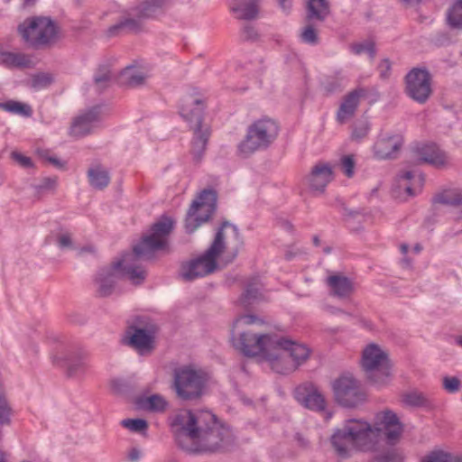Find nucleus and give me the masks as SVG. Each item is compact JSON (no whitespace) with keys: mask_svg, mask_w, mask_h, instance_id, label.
Listing matches in <instances>:
<instances>
[{"mask_svg":"<svg viewBox=\"0 0 462 462\" xmlns=\"http://www.w3.org/2000/svg\"><path fill=\"white\" fill-rule=\"evenodd\" d=\"M173 226L174 221L171 217H162L152 226L150 233L143 236L134 246L133 252L123 254L111 266L101 269L96 278L99 295H110L121 278H127L134 284L142 283L146 277V272L140 261L150 260L157 251L167 249L168 236Z\"/></svg>","mask_w":462,"mask_h":462,"instance_id":"1","label":"nucleus"},{"mask_svg":"<svg viewBox=\"0 0 462 462\" xmlns=\"http://www.w3.org/2000/svg\"><path fill=\"white\" fill-rule=\"evenodd\" d=\"M402 425L397 415L385 411L375 417L374 426L363 420L349 419L335 428L329 437L333 453L340 459H347L358 451H373L383 433L389 443H395L402 433Z\"/></svg>","mask_w":462,"mask_h":462,"instance_id":"2","label":"nucleus"},{"mask_svg":"<svg viewBox=\"0 0 462 462\" xmlns=\"http://www.w3.org/2000/svg\"><path fill=\"white\" fill-rule=\"evenodd\" d=\"M172 426L178 427L179 446L189 453L221 451L233 442L230 430L208 411L181 410L175 415Z\"/></svg>","mask_w":462,"mask_h":462,"instance_id":"3","label":"nucleus"},{"mask_svg":"<svg viewBox=\"0 0 462 462\" xmlns=\"http://www.w3.org/2000/svg\"><path fill=\"white\" fill-rule=\"evenodd\" d=\"M228 234L238 238L237 228L224 222L216 233L215 238L206 252L197 259L182 264L180 275L185 281H193L214 273L217 268V258L226 248V239Z\"/></svg>","mask_w":462,"mask_h":462,"instance_id":"4","label":"nucleus"},{"mask_svg":"<svg viewBox=\"0 0 462 462\" xmlns=\"http://www.w3.org/2000/svg\"><path fill=\"white\" fill-rule=\"evenodd\" d=\"M204 108V100L200 97L189 95L181 99L180 114L193 129L191 153L196 161L201 160L210 136L209 127L202 124Z\"/></svg>","mask_w":462,"mask_h":462,"instance_id":"5","label":"nucleus"},{"mask_svg":"<svg viewBox=\"0 0 462 462\" xmlns=\"http://www.w3.org/2000/svg\"><path fill=\"white\" fill-rule=\"evenodd\" d=\"M273 353H268L271 368L282 374H290L305 362L310 356L307 346L275 336L271 339Z\"/></svg>","mask_w":462,"mask_h":462,"instance_id":"6","label":"nucleus"},{"mask_svg":"<svg viewBox=\"0 0 462 462\" xmlns=\"http://www.w3.org/2000/svg\"><path fill=\"white\" fill-rule=\"evenodd\" d=\"M279 134V125L273 119L264 116L254 120L247 129L244 140L238 145V151L244 157L257 151L267 149Z\"/></svg>","mask_w":462,"mask_h":462,"instance_id":"7","label":"nucleus"},{"mask_svg":"<svg viewBox=\"0 0 462 462\" xmlns=\"http://www.w3.org/2000/svg\"><path fill=\"white\" fill-rule=\"evenodd\" d=\"M208 375L202 370L184 365L174 370L173 387L177 396L185 401L200 398L208 384Z\"/></svg>","mask_w":462,"mask_h":462,"instance_id":"8","label":"nucleus"},{"mask_svg":"<svg viewBox=\"0 0 462 462\" xmlns=\"http://www.w3.org/2000/svg\"><path fill=\"white\" fill-rule=\"evenodd\" d=\"M18 32L27 45L35 49L51 44L57 35L54 23L47 17H32L24 20L18 26Z\"/></svg>","mask_w":462,"mask_h":462,"instance_id":"9","label":"nucleus"},{"mask_svg":"<svg viewBox=\"0 0 462 462\" xmlns=\"http://www.w3.org/2000/svg\"><path fill=\"white\" fill-rule=\"evenodd\" d=\"M362 367L367 378L377 386L388 383L390 377L388 356L377 345L370 344L363 350Z\"/></svg>","mask_w":462,"mask_h":462,"instance_id":"10","label":"nucleus"},{"mask_svg":"<svg viewBox=\"0 0 462 462\" xmlns=\"http://www.w3.org/2000/svg\"><path fill=\"white\" fill-rule=\"evenodd\" d=\"M217 193L213 189H204L192 202L185 219L188 233L194 232L203 223L208 221L216 209Z\"/></svg>","mask_w":462,"mask_h":462,"instance_id":"11","label":"nucleus"},{"mask_svg":"<svg viewBox=\"0 0 462 462\" xmlns=\"http://www.w3.org/2000/svg\"><path fill=\"white\" fill-rule=\"evenodd\" d=\"M275 336L269 334L259 335L248 331L239 333L236 337L235 331H233L232 341L233 346L245 356H254L263 354L268 360V353H273V348L271 339H273Z\"/></svg>","mask_w":462,"mask_h":462,"instance_id":"12","label":"nucleus"},{"mask_svg":"<svg viewBox=\"0 0 462 462\" xmlns=\"http://www.w3.org/2000/svg\"><path fill=\"white\" fill-rule=\"evenodd\" d=\"M166 5L167 0H147L143 2L138 7V19L125 18L121 20L108 29V36L138 32L141 29V18H150L157 15L162 12Z\"/></svg>","mask_w":462,"mask_h":462,"instance_id":"13","label":"nucleus"},{"mask_svg":"<svg viewBox=\"0 0 462 462\" xmlns=\"http://www.w3.org/2000/svg\"><path fill=\"white\" fill-rule=\"evenodd\" d=\"M336 401L345 407H355L365 400L359 383L352 375H342L333 383Z\"/></svg>","mask_w":462,"mask_h":462,"instance_id":"14","label":"nucleus"},{"mask_svg":"<svg viewBox=\"0 0 462 462\" xmlns=\"http://www.w3.org/2000/svg\"><path fill=\"white\" fill-rule=\"evenodd\" d=\"M431 79L426 69H413L406 76V93L414 101L423 104L430 94Z\"/></svg>","mask_w":462,"mask_h":462,"instance_id":"15","label":"nucleus"},{"mask_svg":"<svg viewBox=\"0 0 462 462\" xmlns=\"http://www.w3.org/2000/svg\"><path fill=\"white\" fill-rule=\"evenodd\" d=\"M294 397L297 402L305 408L322 412L326 410V400L319 388L312 383H304L294 391Z\"/></svg>","mask_w":462,"mask_h":462,"instance_id":"16","label":"nucleus"},{"mask_svg":"<svg viewBox=\"0 0 462 462\" xmlns=\"http://www.w3.org/2000/svg\"><path fill=\"white\" fill-rule=\"evenodd\" d=\"M100 120V107H92L74 119L70 126V134L75 137L89 134L98 126Z\"/></svg>","mask_w":462,"mask_h":462,"instance_id":"17","label":"nucleus"},{"mask_svg":"<svg viewBox=\"0 0 462 462\" xmlns=\"http://www.w3.org/2000/svg\"><path fill=\"white\" fill-rule=\"evenodd\" d=\"M333 180V171L329 164L319 162L314 165L305 182L309 189L314 193H322L327 185Z\"/></svg>","mask_w":462,"mask_h":462,"instance_id":"18","label":"nucleus"},{"mask_svg":"<svg viewBox=\"0 0 462 462\" xmlns=\"http://www.w3.org/2000/svg\"><path fill=\"white\" fill-rule=\"evenodd\" d=\"M403 143L400 134H382L374 145V154L380 160L393 159Z\"/></svg>","mask_w":462,"mask_h":462,"instance_id":"19","label":"nucleus"},{"mask_svg":"<svg viewBox=\"0 0 462 462\" xmlns=\"http://www.w3.org/2000/svg\"><path fill=\"white\" fill-rule=\"evenodd\" d=\"M416 160L420 163H429L434 167H441L448 162L446 153L434 143H422L414 150Z\"/></svg>","mask_w":462,"mask_h":462,"instance_id":"20","label":"nucleus"},{"mask_svg":"<svg viewBox=\"0 0 462 462\" xmlns=\"http://www.w3.org/2000/svg\"><path fill=\"white\" fill-rule=\"evenodd\" d=\"M366 94L365 89L356 88L349 92L344 98L337 112V120L340 124L349 121L356 114L360 98Z\"/></svg>","mask_w":462,"mask_h":462,"instance_id":"21","label":"nucleus"},{"mask_svg":"<svg viewBox=\"0 0 462 462\" xmlns=\"http://www.w3.org/2000/svg\"><path fill=\"white\" fill-rule=\"evenodd\" d=\"M424 184V177L417 171H405L397 179V186L403 189L409 197H413L420 192Z\"/></svg>","mask_w":462,"mask_h":462,"instance_id":"22","label":"nucleus"},{"mask_svg":"<svg viewBox=\"0 0 462 462\" xmlns=\"http://www.w3.org/2000/svg\"><path fill=\"white\" fill-rule=\"evenodd\" d=\"M259 0H228L230 11L236 18L252 20L257 16Z\"/></svg>","mask_w":462,"mask_h":462,"instance_id":"23","label":"nucleus"},{"mask_svg":"<svg viewBox=\"0 0 462 462\" xmlns=\"http://www.w3.org/2000/svg\"><path fill=\"white\" fill-rule=\"evenodd\" d=\"M327 285L331 294L338 298H346L354 291L352 281L340 273H334L327 278Z\"/></svg>","mask_w":462,"mask_h":462,"instance_id":"24","label":"nucleus"},{"mask_svg":"<svg viewBox=\"0 0 462 462\" xmlns=\"http://www.w3.org/2000/svg\"><path fill=\"white\" fill-rule=\"evenodd\" d=\"M128 344L141 355H145L153 349V337L145 329L136 328L128 338Z\"/></svg>","mask_w":462,"mask_h":462,"instance_id":"25","label":"nucleus"},{"mask_svg":"<svg viewBox=\"0 0 462 462\" xmlns=\"http://www.w3.org/2000/svg\"><path fill=\"white\" fill-rule=\"evenodd\" d=\"M148 73L143 68L129 66L126 67L120 75L123 84L135 88L145 83Z\"/></svg>","mask_w":462,"mask_h":462,"instance_id":"26","label":"nucleus"},{"mask_svg":"<svg viewBox=\"0 0 462 462\" xmlns=\"http://www.w3.org/2000/svg\"><path fill=\"white\" fill-rule=\"evenodd\" d=\"M307 19L324 21L329 14L328 4L326 0H308Z\"/></svg>","mask_w":462,"mask_h":462,"instance_id":"27","label":"nucleus"},{"mask_svg":"<svg viewBox=\"0 0 462 462\" xmlns=\"http://www.w3.org/2000/svg\"><path fill=\"white\" fill-rule=\"evenodd\" d=\"M88 177L90 185L97 189H103L110 182L108 171L98 165L92 167L88 171Z\"/></svg>","mask_w":462,"mask_h":462,"instance_id":"28","label":"nucleus"},{"mask_svg":"<svg viewBox=\"0 0 462 462\" xmlns=\"http://www.w3.org/2000/svg\"><path fill=\"white\" fill-rule=\"evenodd\" d=\"M262 284L258 279H254L247 283L245 291L243 293L240 301L244 307H248L256 300L260 299L262 293Z\"/></svg>","mask_w":462,"mask_h":462,"instance_id":"29","label":"nucleus"},{"mask_svg":"<svg viewBox=\"0 0 462 462\" xmlns=\"http://www.w3.org/2000/svg\"><path fill=\"white\" fill-rule=\"evenodd\" d=\"M0 61L7 67H28L31 62L25 54L10 51L2 52Z\"/></svg>","mask_w":462,"mask_h":462,"instance_id":"30","label":"nucleus"},{"mask_svg":"<svg viewBox=\"0 0 462 462\" xmlns=\"http://www.w3.org/2000/svg\"><path fill=\"white\" fill-rule=\"evenodd\" d=\"M141 408L152 411H165L168 402L159 394H152L149 397L141 398L138 402Z\"/></svg>","mask_w":462,"mask_h":462,"instance_id":"31","label":"nucleus"},{"mask_svg":"<svg viewBox=\"0 0 462 462\" xmlns=\"http://www.w3.org/2000/svg\"><path fill=\"white\" fill-rule=\"evenodd\" d=\"M434 202L448 206H459L462 204V192L458 189L445 190L436 195Z\"/></svg>","mask_w":462,"mask_h":462,"instance_id":"32","label":"nucleus"},{"mask_svg":"<svg viewBox=\"0 0 462 462\" xmlns=\"http://www.w3.org/2000/svg\"><path fill=\"white\" fill-rule=\"evenodd\" d=\"M0 109L26 117L31 116L32 113L29 105L14 100H9L4 103L0 102Z\"/></svg>","mask_w":462,"mask_h":462,"instance_id":"33","label":"nucleus"},{"mask_svg":"<svg viewBox=\"0 0 462 462\" xmlns=\"http://www.w3.org/2000/svg\"><path fill=\"white\" fill-rule=\"evenodd\" d=\"M448 21L451 27L462 29V0H457L449 8Z\"/></svg>","mask_w":462,"mask_h":462,"instance_id":"34","label":"nucleus"},{"mask_svg":"<svg viewBox=\"0 0 462 462\" xmlns=\"http://www.w3.org/2000/svg\"><path fill=\"white\" fill-rule=\"evenodd\" d=\"M300 39L302 42L310 45H317L319 42V32L310 23L301 29Z\"/></svg>","mask_w":462,"mask_h":462,"instance_id":"35","label":"nucleus"},{"mask_svg":"<svg viewBox=\"0 0 462 462\" xmlns=\"http://www.w3.org/2000/svg\"><path fill=\"white\" fill-rule=\"evenodd\" d=\"M65 365L67 367V374L69 377L79 376L83 374L88 368L87 363L82 358L69 360Z\"/></svg>","mask_w":462,"mask_h":462,"instance_id":"36","label":"nucleus"},{"mask_svg":"<svg viewBox=\"0 0 462 462\" xmlns=\"http://www.w3.org/2000/svg\"><path fill=\"white\" fill-rule=\"evenodd\" d=\"M121 424L133 432H143L148 428V423L143 419H126L123 420Z\"/></svg>","mask_w":462,"mask_h":462,"instance_id":"37","label":"nucleus"},{"mask_svg":"<svg viewBox=\"0 0 462 462\" xmlns=\"http://www.w3.org/2000/svg\"><path fill=\"white\" fill-rule=\"evenodd\" d=\"M339 167L342 172L347 177L352 178L355 173L356 161L354 155H344L340 159Z\"/></svg>","mask_w":462,"mask_h":462,"instance_id":"38","label":"nucleus"},{"mask_svg":"<svg viewBox=\"0 0 462 462\" xmlns=\"http://www.w3.org/2000/svg\"><path fill=\"white\" fill-rule=\"evenodd\" d=\"M422 462H457L455 457L448 453L441 450H436L426 456Z\"/></svg>","mask_w":462,"mask_h":462,"instance_id":"39","label":"nucleus"},{"mask_svg":"<svg viewBox=\"0 0 462 462\" xmlns=\"http://www.w3.org/2000/svg\"><path fill=\"white\" fill-rule=\"evenodd\" d=\"M351 51L356 55L367 52L372 58L374 56V45L370 41H365L363 42L353 43L350 46Z\"/></svg>","mask_w":462,"mask_h":462,"instance_id":"40","label":"nucleus"},{"mask_svg":"<svg viewBox=\"0 0 462 462\" xmlns=\"http://www.w3.org/2000/svg\"><path fill=\"white\" fill-rule=\"evenodd\" d=\"M12 409L6 399L0 395V425H8L11 422Z\"/></svg>","mask_w":462,"mask_h":462,"instance_id":"41","label":"nucleus"},{"mask_svg":"<svg viewBox=\"0 0 462 462\" xmlns=\"http://www.w3.org/2000/svg\"><path fill=\"white\" fill-rule=\"evenodd\" d=\"M111 71L106 67L100 68L94 77L96 85L100 88H105L111 79Z\"/></svg>","mask_w":462,"mask_h":462,"instance_id":"42","label":"nucleus"},{"mask_svg":"<svg viewBox=\"0 0 462 462\" xmlns=\"http://www.w3.org/2000/svg\"><path fill=\"white\" fill-rule=\"evenodd\" d=\"M461 382L457 376H444L442 379V386L444 390L449 393L459 391Z\"/></svg>","mask_w":462,"mask_h":462,"instance_id":"43","label":"nucleus"},{"mask_svg":"<svg viewBox=\"0 0 462 462\" xmlns=\"http://www.w3.org/2000/svg\"><path fill=\"white\" fill-rule=\"evenodd\" d=\"M402 455L395 449L388 450L375 457L378 462H402Z\"/></svg>","mask_w":462,"mask_h":462,"instance_id":"44","label":"nucleus"},{"mask_svg":"<svg viewBox=\"0 0 462 462\" xmlns=\"http://www.w3.org/2000/svg\"><path fill=\"white\" fill-rule=\"evenodd\" d=\"M52 82V78L50 74L41 73L32 78V85L36 89H41L48 87Z\"/></svg>","mask_w":462,"mask_h":462,"instance_id":"45","label":"nucleus"},{"mask_svg":"<svg viewBox=\"0 0 462 462\" xmlns=\"http://www.w3.org/2000/svg\"><path fill=\"white\" fill-rule=\"evenodd\" d=\"M404 402L412 406H420L426 402L424 395L418 392H411L404 395Z\"/></svg>","mask_w":462,"mask_h":462,"instance_id":"46","label":"nucleus"},{"mask_svg":"<svg viewBox=\"0 0 462 462\" xmlns=\"http://www.w3.org/2000/svg\"><path fill=\"white\" fill-rule=\"evenodd\" d=\"M368 131L369 125L367 123L363 122L356 124L352 131V138L360 141L367 135Z\"/></svg>","mask_w":462,"mask_h":462,"instance_id":"47","label":"nucleus"},{"mask_svg":"<svg viewBox=\"0 0 462 462\" xmlns=\"http://www.w3.org/2000/svg\"><path fill=\"white\" fill-rule=\"evenodd\" d=\"M260 319L254 315H242L235 321V328L244 325H252L259 322Z\"/></svg>","mask_w":462,"mask_h":462,"instance_id":"48","label":"nucleus"},{"mask_svg":"<svg viewBox=\"0 0 462 462\" xmlns=\"http://www.w3.org/2000/svg\"><path fill=\"white\" fill-rule=\"evenodd\" d=\"M391 69V63L389 60H383L378 65V70L381 78L386 79L389 77Z\"/></svg>","mask_w":462,"mask_h":462,"instance_id":"49","label":"nucleus"},{"mask_svg":"<svg viewBox=\"0 0 462 462\" xmlns=\"http://www.w3.org/2000/svg\"><path fill=\"white\" fill-rule=\"evenodd\" d=\"M12 158L23 167L32 166V160L29 157H26L19 152H12Z\"/></svg>","mask_w":462,"mask_h":462,"instance_id":"50","label":"nucleus"},{"mask_svg":"<svg viewBox=\"0 0 462 462\" xmlns=\"http://www.w3.org/2000/svg\"><path fill=\"white\" fill-rule=\"evenodd\" d=\"M243 36L246 40H254L257 38V32L251 25H245L243 29Z\"/></svg>","mask_w":462,"mask_h":462,"instance_id":"51","label":"nucleus"},{"mask_svg":"<svg viewBox=\"0 0 462 462\" xmlns=\"http://www.w3.org/2000/svg\"><path fill=\"white\" fill-rule=\"evenodd\" d=\"M58 243L60 248L70 247L72 245L71 237L69 234H61L58 238Z\"/></svg>","mask_w":462,"mask_h":462,"instance_id":"52","label":"nucleus"},{"mask_svg":"<svg viewBox=\"0 0 462 462\" xmlns=\"http://www.w3.org/2000/svg\"><path fill=\"white\" fill-rule=\"evenodd\" d=\"M295 439L301 447H308L310 444L309 439L300 433L296 434Z\"/></svg>","mask_w":462,"mask_h":462,"instance_id":"53","label":"nucleus"},{"mask_svg":"<svg viewBox=\"0 0 462 462\" xmlns=\"http://www.w3.org/2000/svg\"><path fill=\"white\" fill-rule=\"evenodd\" d=\"M278 2L284 12H287L291 9V0H278Z\"/></svg>","mask_w":462,"mask_h":462,"instance_id":"54","label":"nucleus"},{"mask_svg":"<svg viewBox=\"0 0 462 462\" xmlns=\"http://www.w3.org/2000/svg\"><path fill=\"white\" fill-rule=\"evenodd\" d=\"M140 457V451L133 448L129 453V459L131 461H137Z\"/></svg>","mask_w":462,"mask_h":462,"instance_id":"55","label":"nucleus"},{"mask_svg":"<svg viewBox=\"0 0 462 462\" xmlns=\"http://www.w3.org/2000/svg\"><path fill=\"white\" fill-rule=\"evenodd\" d=\"M47 160L53 164L54 166L58 168H61L63 166V163L60 162V161L55 157H48Z\"/></svg>","mask_w":462,"mask_h":462,"instance_id":"56","label":"nucleus"},{"mask_svg":"<svg viewBox=\"0 0 462 462\" xmlns=\"http://www.w3.org/2000/svg\"><path fill=\"white\" fill-rule=\"evenodd\" d=\"M0 462H6V455L2 450H0Z\"/></svg>","mask_w":462,"mask_h":462,"instance_id":"57","label":"nucleus"},{"mask_svg":"<svg viewBox=\"0 0 462 462\" xmlns=\"http://www.w3.org/2000/svg\"><path fill=\"white\" fill-rule=\"evenodd\" d=\"M455 341H456V344H457V346H459L460 347H462V336L457 337H456V339H455Z\"/></svg>","mask_w":462,"mask_h":462,"instance_id":"58","label":"nucleus"},{"mask_svg":"<svg viewBox=\"0 0 462 462\" xmlns=\"http://www.w3.org/2000/svg\"><path fill=\"white\" fill-rule=\"evenodd\" d=\"M55 184H56V180H47L46 187H52Z\"/></svg>","mask_w":462,"mask_h":462,"instance_id":"59","label":"nucleus"},{"mask_svg":"<svg viewBox=\"0 0 462 462\" xmlns=\"http://www.w3.org/2000/svg\"><path fill=\"white\" fill-rule=\"evenodd\" d=\"M408 245H401V250L403 254H406L408 252Z\"/></svg>","mask_w":462,"mask_h":462,"instance_id":"60","label":"nucleus"},{"mask_svg":"<svg viewBox=\"0 0 462 462\" xmlns=\"http://www.w3.org/2000/svg\"><path fill=\"white\" fill-rule=\"evenodd\" d=\"M313 243L316 245H319V239L318 236H314L313 237Z\"/></svg>","mask_w":462,"mask_h":462,"instance_id":"61","label":"nucleus"},{"mask_svg":"<svg viewBox=\"0 0 462 462\" xmlns=\"http://www.w3.org/2000/svg\"><path fill=\"white\" fill-rule=\"evenodd\" d=\"M236 254H237V251H236V252L233 254V255H232L231 259H230L228 262H231V261H232V260L236 256Z\"/></svg>","mask_w":462,"mask_h":462,"instance_id":"62","label":"nucleus"},{"mask_svg":"<svg viewBox=\"0 0 462 462\" xmlns=\"http://www.w3.org/2000/svg\"><path fill=\"white\" fill-rule=\"evenodd\" d=\"M458 220H462V210L460 211L459 215L457 216Z\"/></svg>","mask_w":462,"mask_h":462,"instance_id":"63","label":"nucleus"},{"mask_svg":"<svg viewBox=\"0 0 462 462\" xmlns=\"http://www.w3.org/2000/svg\"><path fill=\"white\" fill-rule=\"evenodd\" d=\"M415 250H416L417 252H419V251L420 250V247L419 245H417V246L415 247Z\"/></svg>","mask_w":462,"mask_h":462,"instance_id":"64","label":"nucleus"}]
</instances>
